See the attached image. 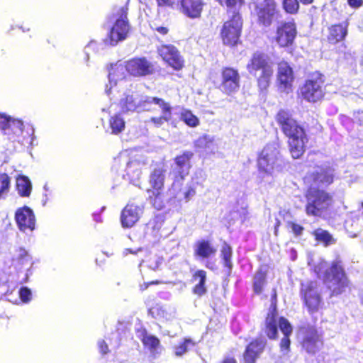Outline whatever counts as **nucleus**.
<instances>
[{
	"mask_svg": "<svg viewBox=\"0 0 363 363\" xmlns=\"http://www.w3.org/2000/svg\"><path fill=\"white\" fill-rule=\"evenodd\" d=\"M45 199H43V206H45V205L46 204V203H47V201H48V197H47V194H45Z\"/></svg>",
	"mask_w": 363,
	"mask_h": 363,
	"instance_id": "61",
	"label": "nucleus"
},
{
	"mask_svg": "<svg viewBox=\"0 0 363 363\" xmlns=\"http://www.w3.org/2000/svg\"><path fill=\"white\" fill-rule=\"evenodd\" d=\"M180 180L177 179L173 182L169 190V194L179 201L184 200L188 202L196 195L199 182L192 179L184 187L181 188Z\"/></svg>",
	"mask_w": 363,
	"mask_h": 363,
	"instance_id": "18",
	"label": "nucleus"
},
{
	"mask_svg": "<svg viewBox=\"0 0 363 363\" xmlns=\"http://www.w3.org/2000/svg\"><path fill=\"white\" fill-rule=\"evenodd\" d=\"M160 264L161 262L157 259L153 264L148 265V267L153 270H156L157 269H158Z\"/></svg>",
	"mask_w": 363,
	"mask_h": 363,
	"instance_id": "56",
	"label": "nucleus"
},
{
	"mask_svg": "<svg viewBox=\"0 0 363 363\" xmlns=\"http://www.w3.org/2000/svg\"><path fill=\"white\" fill-rule=\"evenodd\" d=\"M296 35V25L294 20L281 22L277 28L275 40L280 47H289L294 43Z\"/></svg>",
	"mask_w": 363,
	"mask_h": 363,
	"instance_id": "16",
	"label": "nucleus"
},
{
	"mask_svg": "<svg viewBox=\"0 0 363 363\" xmlns=\"http://www.w3.org/2000/svg\"><path fill=\"white\" fill-rule=\"evenodd\" d=\"M347 2L350 6L358 8L362 4L363 0H347Z\"/></svg>",
	"mask_w": 363,
	"mask_h": 363,
	"instance_id": "54",
	"label": "nucleus"
},
{
	"mask_svg": "<svg viewBox=\"0 0 363 363\" xmlns=\"http://www.w3.org/2000/svg\"><path fill=\"white\" fill-rule=\"evenodd\" d=\"M19 296L23 303H28L32 298V293L26 286L21 287L19 290Z\"/></svg>",
	"mask_w": 363,
	"mask_h": 363,
	"instance_id": "49",
	"label": "nucleus"
},
{
	"mask_svg": "<svg viewBox=\"0 0 363 363\" xmlns=\"http://www.w3.org/2000/svg\"><path fill=\"white\" fill-rule=\"evenodd\" d=\"M159 6H172L174 4V0H156Z\"/></svg>",
	"mask_w": 363,
	"mask_h": 363,
	"instance_id": "53",
	"label": "nucleus"
},
{
	"mask_svg": "<svg viewBox=\"0 0 363 363\" xmlns=\"http://www.w3.org/2000/svg\"><path fill=\"white\" fill-rule=\"evenodd\" d=\"M98 347L101 354H105L108 352V345L104 340H99L98 342Z\"/></svg>",
	"mask_w": 363,
	"mask_h": 363,
	"instance_id": "51",
	"label": "nucleus"
},
{
	"mask_svg": "<svg viewBox=\"0 0 363 363\" xmlns=\"http://www.w3.org/2000/svg\"><path fill=\"white\" fill-rule=\"evenodd\" d=\"M220 5H225L229 9H233V12H237L236 11L240 8L242 4H243L242 0H217Z\"/></svg>",
	"mask_w": 363,
	"mask_h": 363,
	"instance_id": "48",
	"label": "nucleus"
},
{
	"mask_svg": "<svg viewBox=\"0 0 363 363\" xmlns=\"http://www.w3.org/2000/svg\"><path fill=\"white\" fill-rule=\"evenodd\" d=\"M108 108H105V107H103V108H101V111H102L103 112H106V111H108Z\"/></svg>",
	"mask_w": 363,
	"mask_h": 363,
	"instance_id": "62",
	"label": "nucleus"
},
{
	"mask_svg": "<svg viewBox=\"0 0 363 363\" xmlns=\"http://www.w3.org/2000/svg\"><path fill=\"white\" fill-rule=\"evenodd\" d=\"M194 256L204 259L214 256L217 250L210 241L206 240H198L194 247Z\"/></svg>",
	"mask_w": 363,
	"mask_h": 363,
	"instance_id": "29",
	"label": "nucleus"
},
{
	"mask_svg": "<svg viewBox=\"0 0 363 363\" xmlns=\"http://www.w3.org/2000/svg\"><path fill=\"white\" fill-rule=\"evenodd\" d=\"M125 123L124 119L120 113H116L110 118L107 131L110 130L111 134L118 135L125 129Z\"/></svg>",
	"mask_w": 363,
	"mask_h": 363,
	"instance_id": "36",
	"label": "nucleus"
},
{
	"mask_svg": "<svg viewBox=\"0 0 363 363\" xmlns=\"http://www.w3.org/2000/svg\"><path fill=\"white\" fill-rule=\"evenodd\" d=\"M143 213V208L135 204H127L121 214V222L123 228L133 227Z\"/></svg>",
	"mask_w": 363,
	"mask_h": 363,
	"instance_id": "24",
	"label": "nucleus"
},
{
	"mask_svg": "<svg viewBox=\"0 0 363 363\" xmlns=\"http://www.w3.org/2000/svg\"><path fill=\"white\" fill-rule=\"evenodd\" d=\"M308 264L313 267L314 272L319 278L323 277L324 283L333 295H338L345 291L348 281L339 262H333L330 268L321 257L311 259Z\"/></svg>",
	"mask_w": 363,
	"mask_h": 363,
	"instance_id": "1",
	"label": "nucleus"
},
{
	"mask_svg": "<svg viewBox=\"0 0 363 363\" xmlns=\"http://www.w3.org/2000/svg\"><path fill=\"white\" fill-rule=\"evenodd\" d=\"M119 106L123 113L138 112V95L125 93L120 99Z\"/></svg>",
	"mask_w": 363,
	"mask_h": 363,
	"instance_id": "30",
	"label": "nucleus"
},
{
	"mask_svg": "<svg viewBox=\"0 0 363 363\" xmlns=\"http://www.w3.org/2000/svg\"><path fill=\"white\" fill-rule=\"evenodd\" d=\"M232 255L233 250L231 247L227 242H224L220 250V257L224 267L227 268V274L228 275L230 274L233 267Z\"/></svg>",
	"mask_w": 363,
	"mask_h": 363,
	"instance_id": "37",
	"label": "nucleus"
},
{
	"mask_svg": "<svg viewBox=\"0 0 363 363\" xmlns=\"http://www.w3.org/2000/svg\"><path fill=\"white\" fill-rule=\"evenodd\" d=\"M276 121L283 133L289 138V145L291 156L300 157L304 152L305 143L307 141L303 128L294 120L289 111L280 110Z\"/></svg>",
	"mask_w": 363,
	"mask_h": 363,
	"instance_id": "2",
	"label": "nucleus"
},
{
	"mask_svg": "<svg viewBox=\"0 0 363 363\" xmlns=\"http://www.w3.org/2000/svg\"><path fill=\"white\" fill-rule=\"evenodd\" d=\"M15 220L20 231L30 233L35 228V216L31 208L25 206L15 213Z\"/></svg>",
	"mask_w": 363,
	"mask_h": 363,
	"instance_id": "17",
	"label": "nucleus"
},
{
	"mask_svg": "<svg viewBox=\"0 0 363 363\" xmlns=\"http://www.w3.org/2000/svg\"><path fill=\"white\" fill-rule=\"evenodd\" d=\"M294 79V72L290 65L286 62L279 63L277 82L279 90L286 93L291 91Z\"/></svg>",
	"mask_w": 363,
	"mask_h": 363,
	"instance_id": "23",
	"label": "nucleus"
},
{
	"mask_svg": "<svg viewBox=\"0 0 363 363\" xmlns=\"http://www.w3.org/2000/svg\"><path fill=\"white\" fill-rule=\"evenodd\" d=\"M301 294L311 313L318 309L321 299L320 290L316 281H307L301 284Z\"/></svg>",
	"mask_w": 363,
	"mask_h": 363,
	"instance_id": "15",
	"label": "nucleus"
},
{
	"mask_svg": "<svg viewBox=\"0 0 363 363\" xmlns=\"http://www.w3.org/2000/svg\"><path fill=\"white\" fill-rule=\"evenodd\" d=\"M142 251V249L141 248H138L137 250V251H133L132 250L130 249H125V252H124V254L125 255H127L128 252H130V253H132V254H136L138 252H140Z\"/></svg>",
	"mask_w": 363,
	"mask_h": 363,
	"instance_id": "58",
	"label": "nucleus"
},
{
	"mask_svg": "<svg viewBox=\"0 0 363 363\" xmlns=\"http://www.w3.org/2000/svg\"><path fill=\"white\" fill-rule=\"evenodd\" d=\"M196 345V342L191 337H184L182 342L173 347L174 354L177 357H182Z\"/></svg>",
	"mask_w": 363,
	"mask_h": 363,
	"instance_id": "40",
	"label": "nucleus"
},
{
	"mask_svg": "<svg viewBox=\"0 0 363 363\" xmlns=\"http://www.w3.org/2000/svg\"><path fill=\"white\" fill-rule=\"evenodd\" d=\"M16 190L21 196H29L32 190V184L30 179L26 176L18 177L16 178Z\"/></svg>",
	"mask_w": 363,
	"mask_h": 363,
	"instance_id": "38",
	"label": "nucleus"
},
{
	"mask_svg": "<svg viewBox=\"0 0 363 363\" xmlns=\"http://www.w3.org/2000/svg\"><path fill=\"white\" fill-rule=\"evenodd\" d=\"M205 5L203 0H181V12L189 18L201 16Z\"/></svg>",
	"mask_w": 363,
	"mask_h": 363,
	"instance_id": "25",
	"label": "nucleus"
},
{
	"mask_svg": "<svg viewBox=\"0 0 363 363\" xmlns=\"http://www.w3.org/2000/svg\"><path fill=\"white\" fill-rule=\"evenodd\" d=\"M246 68L249 74L257 79L258 87L261 91L269 87L274 69L272 62L266 54L255 52L248 61Z\"/></svg>",
	"mask_w": 363,
	"mask_h": 363,
	"instance_id": "4",
	"label": "nucleus"
},
{
	"mask_svg": "<svg viewBox=\"0 0 363 363\" xmlns=\"http://www.w3.org/2000/svg\"><path fill=\"white\" fill-rule=\"evenodd\" d=\"M158 52L162 59L176 70L184 66V60L177 49L172 45H162L158 48Z\"/></svg>",
	"mask_w": 363,
	"mask_h": 363,
	"instance_id": "22",
	"label": "nucleus"
},
{
	"mask_svg": "<svg viewBox=\"0 0 363 363\" xmlns=\"http://www.w3.org/2000/svg\"><path fill=\"white\" fill-rule=\"evenodd\" d=\"M313 0H300V1L305 5L311 4Z\"/></svg>",
	"mask_w": 363,
	"mask_h": 363,
	"instance_id": "60",
	"label": "nucleus"
},
{
	"mask_svg": "<svg viewBox=\"0 0 363 363\" xmlns=\"http://www.w3.org/2000/svg\"><path fill=\"white\" fill-rule=\"evenodd\" d=\"M266 342L262 340H256L250 343L244 353L245 363H255L263 352Z\"/></svg>",
	"mask_w": 363,
	"mask_h": 363,
	"instance_id": "27",
	"label": "nucleus"
},
{
	"mask_svg": "<svg viewBox=\"0 0 363 363\" xmlns=\"http://www.w3.org/2000/svg\"><path fill=\"white\" fill-rule=\"evenodd\" d=\"M313 235L316 240L323 242L325 246L330 245L334 242L333 236L327 230L322 228L315 230Z\"/></svg>",
	"mask_w": 363,
	"mask_h": 363,
	"instance_id": "41",
	"label": "nucleus"
},
{
	"mask_svg": "<svg viewBox=\"0 0 363 363\" xmlns=\"http://www.w3.org/2000/svg\"><path fill=\"white\" fill-rule=\"evenodd\" d=\"M0 130L9 140L24 143V123L21 119L0 113Z\"/></svg>",
	"mask_w": 363,
	"mask_h": 363,
	"instance_id": "8",
	"label": "nucleus"
},
{
	"mask_svg": "<svg viewBox=\"0 0 363 363\" xmlns=\"http://www.w3.org/2000/svg\"><path fill=\"white\" fill-rule=\"evenodd\" d=\"M168 103L162 99L155 96H138V112L149 111L152 109L153 105H157L159 108H162V105L165 106Z\"/></svg>",
	"mask_w": 363,
	"mask_h": 363,
	"instance_id": "33",
	"label": "nucleus"
},
{
	"mask_svg": "<svg viewBox=\"0 0 363 363\" xmlns=\"http://www.w3.org/2000/svg\"><path fill=\"white\" fill-rule=\"evenodd\" d=\"M181 119L189 127L194 128L199 125V119L189 110H182Z\"/></svg>",
	"mask_w": 363,
	"mask_h": 363,
	"instance_id": "43",
	"label": "nucleus"
},
{
	"mask_svg": "<svg viewBox=\"0 0 363 363\" xmlns=\"http://www.w3.org/2000/svg\"><path fill=\"white\" fill-rule=\"evenodd\" d=\"M333 176L334 169L329 164L325 163L320 166L315 167L312 171L307 174L306 179L308 182H313L311 186H324L333 183Z\"/></svg>",
	"mask_w": 363,
	"mask_h": 363,
	"instance_id": "14",
	"label": "nucleus"
},
{
	"mask_svg": "<svg viewBox=\"0 0 363 363\" xmlns=\"http://www.w3.org/2000/svg\"><path fill=\"white\" fill-rule=\"evenodd\" d=\"M301 344L306 352L315 354L323 347V342L316 328L313 326L303 327L300 329Z\"/></svg>",
	"mask_w": 363,
	"mask_h": 363,
	"instance_id": "12",
	"label": "nucleus"
},
{
	"mask_svg": "<svg viewBox=\"0 0 363 363\" xmlns=\"http://www.w3.org/2000/svg\"><path fill=\"white\" fill-rule=\"evenodd\" d=\"M162 115L159 117H152L150 119V122L152 123L155 127H161L165 122H168L172 118V106L169 104L165 106L162 105L160 108Z\"/></svg>",
	"mask_w": 363,
	"mask_h": 363,
	"instance_id": "35",
	"label": "nucleus"
},
{
	"mask_svg": "<svg viewBox=\"0 0 363 363\" xmlns=\"http://www.w3.org/2000/svg\"><path fill=\"white\" fill-rule=\"evenodd\" d=\"M306 213L320 217L333 203V196L325 190L311 186L306 194Z\"/></svg>",
	"mask_w": 363,
	"mask_h": 363,
	"instance_id": "7",
	"label": "nucleus"
},
{
	"mask_svg": "<svg viewBox=\"0 0 363 363\" xmlns=\"http://www.w3.org/2000/svg\"><path fill=\"white\" fill-rule=\"evenodd\" d=\"M11 179L6 173H0V199L4 198L10 189Z\"/></svg>",
	"mask_w": 363,
	"mask_h": 363,
	"instance_id": "44",
	"label": "nucleus"
},
{
	"mask_svg": "<svg viewBox=\"0 0 363 363\" xmlns=\"http://www.w3.org/2000/svg\"><path fill=\"white\" fill-rule=\"evenodd\" d=\"M128 8L122 6L117 9L105 23L107 30L104 43L112 46L125 40L130 30L128 20Z\"/></svg>",
	"mask_w": 363,
	"mask_h": 363,
	"instance_id": "3",
	"label": "nucleus"
},
{
	"mask_svg": "<svg viewBox=\"0 0 363 363\" xmlns=\"http://www.w3.org/2000/svg\"><path fill=\"white\" fill-rule=\"evenodd\" d=\"M157 30L162 34H166L167 33V28L164 27H160L157 28Z\"/></svg>",
	"mask_w": 363,
	"mask_h": 363,
	"instance_id": "59",
	"label": "nucleus"
},
{
	"mask_svg": "<svg viewBox=\"0 0 363 363\" xmlns=\"http://www.w3.org/2000/svg\"><path fill=\"white\" fill-rule=\"evenodd\" d=\"M126 62H117L111 64L109 69L108 84H106L105 91L107 95L113 92L114 87H116L118 82H121L126 77Z\"/></svg>",
	"mask_w": 363,
	"mask_h": 363,
	"instance_id": "21",
	"label": "nucleus"
},
{
	"mask_svg": "<svg viewBox=\"0 0 363 363\" xmlns=\"http://www.w3.org/2000/svg\"><path fill=\"white\" fill-rule=\"evenodd\" d=\"M324 79L322 74L315 73L311 75L301 87L302 98L308 102H317L324 96Z\"/></svg>",
	"mask_w": 363,
	"mask_h": 363,
	"instance_id": "9",
	"label": "nucleus"
},
{
	"mask_svg": "<svg viewBox=\"0 0 363 363\" xmlns=\"http://www.w3.org/2000/svg\"><path fill=\"white\" fill-rule=\"evenodd\" d=\"M220 90L227 94L236 92L240 87V75L237 69L224 67L221 73Z\"/></svg>",
	"mask_w": 363,
	"mask_h": 363,
	"instance_id": "19",
	"label": "nucleus"
},
{
	"mask_svg": "<svg viewBox=\"0 0 363 363\" xmlns=\"http://www.w3.org/2000/svg\"><path fill=\"white\" fill-rule=\"evenodd\" d=\"M194 145L197 148L203 149L211 152H214L216 150L214 138L207 134L203 135L196 140Z\"/></svg>",
	"mask_w": 363,
	"mask_h": 363,
	"instance_id": "39",
	"label": "nucleus"
},
{
	"mask_svg": "<svg viewBox=\"0 0 363 363\" xmlns=\"http://www.w3.org/2000/svg\"><path fill=\"white\" fill-rule=\"evenodd\" d=\"M166 176L167 168L164 164L155 167L149 176L148 182L151 189L147 191L148 200L157 210L164 206L162 191Z\"/></svg>",
	"mask_w": 363,
	"mask_h": 363,
	"instance_id": "6",
	"label": "nucleus"
},
{
	"mask_svg": "<svg viewBox=\"0 0 363 363\" xmlns=\"http://www.w3.org/2000/svg\"><path fill=\"white\" fill-rule=\"evenodd\" d=\"M96 46V43L95 41H91L84 48V52L86 55V61L89 59V51L91 50H94Z\"/></svg>",
	"mask_w": 363,
	"mask_h": 363,
	"instance_id": "52",
	"label": "nucleus"
},
{
	"mask_svg": "<svg viewBox=\"0 0 363 363\" xmlns=\"http://www.w3.org/2000/svg\"><path fill=\"white\" fill-rule=\"evenodd\" d=\"M192 156L193 153L191 152L186 151L174 159L173 172L179 175L180 177L179 179L183 180L189 174L191 168L190 160Z\"/></svg>",
	"mask_w": 363,
	"mask_h": 363,
	"instance_id": "26",
	"label": "nucleus"
},
{
	"mask_svg": "<svg viewBox=\"0 0 363 363\" xmlns=\"http://www.w3.org/2000/svg\"><path fill=\"white\" fill-rule=\"evenodd\" d=\"M279 163V151L275 145H267L258 158L259 173L264 179L273 174Z\"/></svg>",
	"mask_w": 363,
	"mask_h": 363,
	"instance_id": "10",
	"label": "nucleus"
},
{
	"mask_svg": "<svg viewBox=\"0 0 363 363\" xmlns=\"http://www.w3.org/2000/svg\"><path fill=\"white\" fill-rule=\"evenodd\" d=\"M347 21L332 26L329 29V41L332 43H336L343 40L347 34Z\"/></svg>",
	"mask_w": 363,
	"mask_h": 363,
	"instance_id": "32",
	"label": "nucleus"
},
{
	"mask_svg": "<svg viewBox=\"0 0 363 363\" xmlns=\"http://www.w3.org/2000/svg\"><path fill=\"white\" fill-rule=\"evenodd\" d=\"M44 189H45V191H48V185H47V184H45V185L44 186Z\"/></svg>",
	"mask_w": 363,
	"mask_h": 363,
	"instance_id": "63",
	"label": "nucleus"
},
{
	"mask_svg": "<svg viewBox=\"0 0 363 363\" xmlns=\"http://www.w3.org/2000/svg\"><path fill=\"white\" fill-rule=\"evenodd\" d=\"M265 284V274L259 270L254 277L253 289L255 293L261 294Z\"/></svg>",
	"mask_w": 363,
	"mask_h": 363,
	"instance_id": "45",
	"label": "nucleus"
},
{
	"mask_svg": "<svg viewBox=\"0 0 363 363\" xmlns=\"http://www.w3.org/2000/svg\"><path fill=\"white\" fill-rule=\"evenodd\" d=\"M210 264H211L210 262H207V264H206V267L211 269V267H209Z\"/></svg>",
	"mask_w": 363,
	"mask_h": 363,
	"instance_id": "64",
	"label": "nucleus"
},
{
	"mask_svg": "<svg viewBox=\"0 0 363 363\" xmlns=\"http://www.w3.org/2000/svg\"><path fill=\"white\" fill-rule=\"evenodd\" d=\"M279 328L284 335L280 342V349L283 354H286L290 349L291 341L289 336L292 333V326L290 323L284 317L279 320Z\"/></svg>",
	"mask_w": 363,
	"mask_h": 363,
	"instance_id": "28",
	"label": "nucleus"
},
{
	"mask_svg": "<svg viewBox=\"0 0 363 363\" xmlns=\"http://www.w3.org/2000/svg\"><path fill=\"white\" fill-rule=\"evenodd\" d=\"M222 363H237L236 360L232 357L225 358Z\"/></svg>",
	"mask_w": 363,
	"mask_h": 363,
	"instance_id": "57",
	"label": "nucleus"
},
{
	"mask_svg": "<svg viewBox=\"0 0 363 363\" xmlns=\"http://www.w3.org/2000/svg\"><path fill=\"white\" fill-rule=\"evenodd\" d=\"M355 118L361 125H363V110L357 111Z\"/></svg>",
	"mask_w": 363,
	"mask_h": 363,
	"instance_id": "55",
	"label": "nucleus"
},
{
	"mask_svg": "<svg viewBox=\"0 0 363 363\" xmlns=\"http://www.w3.org/2000/svg\"><path fill=\"white\" fill-rule=\"evenodd\" d=\"M142 342L152 353H154L160 346L159 339L150 334L145 333L142 337Z\"/></svg>",
	"mask_w": 363,
	"mask_h": 363,
	"instance_id": "42",
	"label": "nucleus"
},
{
	"mask_svg": "<svg viewBox=\"0 0 363 363\" xmlns=\"http://www.w3.org/2000/svg\"><path fill=\"white\" fill-rule=\"evenodd\" d=\"M142 166L139 161L130 160L127 151H123L114 158L112 170L121 174L123 179L137 185L141 176Z\"/></svg>",
	"mask_w": 363,
	"mask_h": 363,
	"instance_id": "5",
	"label": "nucleus"
},
{
	"mask_svg": "<svg viewBox=\"0 0 363 363\" xmlns=\"http://www.w3.org/2000/svg\"><path fill=\"white\" fill-rule=\"evenodd\" d=\"M276 309L270 311L265 320L264 333L269 339H276L278 334L279 320Z\"/></svg>",
	"mask_w": 363,
	"mask_h": 363,
	"instance_id": "31",
	"label": "nucleus"
},
{
	"mask_svg": "<svg viewBox=\"0 0 363 363\" xmlns=\"http://www.w3.org/2000/svg\"><path fill=\"white\" fill-rule=\"evenodd\" d=\"M282 6L284 10L289 14H296L299 9L298 0H283Z\"/></svg>",
	"mask_w": 363,
	"mask_h": 363,
	"instance_id": "47",
	"label": "nucleus"
},
{
	"mask_svg": "<svg viewBox=\"0 0 363 363\" xmlns=\"http://www.w3.org/2000/svg\"><path fill=\"white\" fill-rule=\"evenodd\" d=\"M193 280L198 281L194 288L193 292L199 296H201L206 292L205 283L206 280V273L204 270H198L193 275Z\"/></svg>",
	"mask_w": 363,
	"mask_h": 363,
	"instance_id": "34",
	"label": "nucleus"
},
{
	"mask_svg": "<svg viewBox=\"0 0 363 363\" xmlns=\"http://www.w3.org/2000/svg\"><path fill=\"white\" fill-rule=\"evenodd\" d=\"M256 13L259 23L268 27L278 18L279 11L274 0H262L257 3Z\"/></svg>",
	"mask_w": 363,
	"mask_h": 363,
	"instance_id": "13",
	"label": "nucleus"
},
{
	"mask_svg": "<svg viewBox=\"0 0 363 363\" xmlns=\"http://www.w3.org/2000/svg\"><path fill=\"white\" fill-rule=\"evenodd\" d=\"M242 19L238 12H234L231 18L225 22L220 35L223 42L227 45H235L239 40L242 29Z\"/></svg>",
	"mask_w": 363,
	"mask_h": 363,
	"instance_id": "11",
	"label": "nucleus"
},
{
	"mask_svg": "<svg viewBox=\"0 0 363 363\" xmlns=\"http://www.w3.org/2000/svg\"><path fill=\"white\" fill-rule=\"evenodd\" d=\"M289 225L291 228L292 232L294 233L295 235L298 236L301 235L303 233V228L295 223L290 222L289 223Z\"/></svg>",
	"mask_w": 363,
	"mask_h": 363,
	"instance_id": "50",
	"label": "nucleus"
},
{
	"mask_svg": "<svg viewBox=\"0 0 363 363\" xmlns=\"http://www.w3.org/2000/svg\"><path fill=\"white\" fill-rule=\"evenodd\" d=\"M16 259L22 266H26L28 264L30 266L33 265L32 258L25 249L20 248L17 250Z\"/></svg>",
	"mask_w": 363,
	"mask_h": 363,
	"instance_id": "46",
	"label": "nucleus"
},
{
	"mask_svg": "<svg viewBox=\"0 0 363 363\" xmlns=\"http://www.w3.org/2000/svg\"><path fill=\"white\" fill-rule=\"evenodd\" d=\"M126 71L133 77H145L152 73L153 65L145 57L133 58L126 61Z\"/></svg>",
	"mask_w": 363,
	"mask_h": 363,
	"instance_id": "20",
	"label": "nucleus"
}]
</instances>
